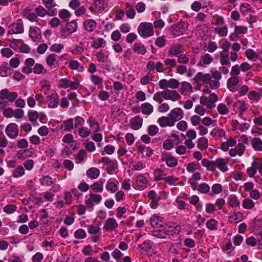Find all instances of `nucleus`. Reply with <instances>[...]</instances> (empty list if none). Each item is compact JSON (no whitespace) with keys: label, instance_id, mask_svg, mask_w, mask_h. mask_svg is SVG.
Listing matches in <instances>:
<instances>
[{"label":"nucleus","instance_id":"obj_28","mask_svg":"<svg viewBox=\"0 0 262 262\" xmlns=\"http://www.w3.org/2000/svg\"><path fill=\"white\" fill-rule=\"evenodd\" d=\"M210 135L216 140H220L226 136V133L222 128L215 127L211 131Z\"/></svg>","mask_w":262,"mask_h":262},{"label":"nucleus","instance_id":"obj_29","mask_svg":"<svg viewBox=\"0 0 262 262\" xmlns=\"http://www.w3.org/2000/svg\"><path fill=\"white\" fill-rule=\"evenodd\" d=\"M183 52V46L178 43L172 45L169 49L168 54L172 56H177Z\"/></svg>","mask_w":262,"mask_h":262},{"label":"nucleus","instance_id":"obj_26","mask_svg":"<svg viewBox=\"0 0 262 262\" xmlns=\"http://www.w3.org/2000/svg\"><path fill=\"white\" fill-rule=\"evenodd\" d=\"M164 92L165 100H170L172 101H175L178 100L180 98V96L176 91L165 90Z\"/></svg>","mask_w":262,"mask_h":262},{"label":"nucleus","instance_id":"obj_23","mask_svg":"<svg viewBox=\"0 0 262 262\" xmlns=\"http://www.w3.org/2000/svg\"><path fill=\"white\" fill-rule=\"evenodd\" d=\"M239 82V78L237 77H230L227 82L228 89L232 92H235L237 90V85Z\"/></svg>","mask_w":262,"mask_h":262},{"label":"nucleus","instance_id":"obj_34","mask_svg":"<svg viewBox=\"0 0 262 262\" xmlns=\"http://www.w3.org/2000/svg\"><path fill=\"white\" fill-rule=\"evenodd\" d=\"M23 16L30 21L33 22L36 21L37 15L32 10L29 8L25 9L23 12Z\"/></svg>","mask_w":262,"mask_h":262},{"label":"nucleus","instance_id":"obj_32","mask_svg":"<svg viewBox=\"0 0 262 262\" xmlns=\"http://www.w3.org/2000/svg\"><path fill=\"white\" fill-rule=\"evenodd\" d=\"M30 36L33 41H37L41 37L40 30L37 27H31L30 28Z\"/></svg>","mask_w":262,"mask_h":262},{"label":"nucleus","instance_id":"obj_14","mask_svg":"<svg viewBox=\"0 0 262 262\" xmlns=\"http://www.w3.org/2000/svg\"><path fill=\"white\" fill-rule=\"evenodd\" d=\"M35 12L37 16L41 17H43L46 15L53 16L57 14V9L47 10L43 7L39 6L35 8Z\"/></svg>","mask_w":262,"mask_h":262},{"label":"nucleus","instance_id":"obj_58","mask_svg":"<svg viewBox=\"0 0 262 262\" xmlns=\"http://www.w3.org/2000/svg\"><path fill=\"white\" fill-rule=\"evenodd\" d=\"M218 222L213 219H211L207 221L206 227L210 230H216L217 229V226Z\"/></svg>","mask_w":262,"mask_h":262},{"label":"nucleus","instance_id":"obj_43","mask_svg":"<svg viewBox=\"0 0 262 262\" xmlns=\"http://www.w3.org/2000/svg\"><path fill=\"white\" fill-rule=\"evenodd\" d=\"M243 220V214L241 212H235L229 217V221L231 223L237 224Z\"/></svg>","mask_w":262,"mask_h":262},{"label":"nucleus","instance_id":"obj_44","mask_svg":"<svg viewBox=\"0 0 262 262\" xmlns=\"http://www.w3.org/2000/svg\"><path fill=\"white\" fill-rule=\"evenodd\" d=\"M61 128L66 132H70L74 128L73 120L72 119H69L63 122Z\"/></svg>","mask_w":262,"mask_h":262},{"label":"nucleus","instance_id":"obj_46","mask_svg":"<svg viewBox=\"0 0 262 262\" xmlns=\"http://www.w3.org/2000/svg\"><path fill=\"white\" fill-rule=\"evenodd\" d=\"M192 90V86L188 82L183 81L181 83V88L180 92L183 94H186L191 92Z\"/></svg>","mask_w":262,"mask_h":262},{"label":"nucleus","instance_id":"obj_20","mask_svg":"<svg viewBox=\"0 0 262 262\" xmlns=\"http://www.w3.org/2000/svg\"><path fill=\"white\" fill-rule=\"evenodd\" d=\"M164 230L167 235H173L179 233L181 226L174 223L167 224L164 227Z\"/></svg>","mask_w":262,"mask_h":262},{"label":"nucleus","instance_id":"obj_12","mask_svg":"<svg viewBox=\"0 0 262 262\" xmlns=\"http://www.w3.org/2000/svg\"><path fill=\"white\" fill-rule=\"evenodd\" d=\"M5 133L9 138L16 139L18 135V125L14 123H9L5 128Z\"/></svg>","mask_w":262,"mask_h":262},{"label":"nucleus","instance_id":"obj_37","mask_svg":"<svg viewBox=\"0 0 262 262\" xmlns=\"http://www.w3.org/2000/svg\"><path fill=\"white\" fill-rule=\"evenodd\" d=\"M100 173L98 168L92 167L89 168L86 172V174L91 179H96L98 178Z\"/></svg>","mask_w":262,"mask_h":262},{"label":"nucleus","instance_id":"obj_21","mask_svg":"<svg viewBox=\"0 0 262 262\" xmlns=\"http://www.w3.org/2000/svg\"><path fill=\"white\" fill-rule=\"evenodd\" d=\"M118 227V224L114 218H108L105 222L103 229L106 231H113L115 230Z\"/></svg>","mask_w":262,"mask_h":262},{"label":"nucleus","instance_id":"obj_5","mask_svg":"<svg viewBox=\"0 0 262 262\" xmlns=\"http://www.w3.org/2000/svg\"><path fill=\"white\" fill-rule=\"evenodd\" d=\"M148 184V181L143 174H139L135 178L133 183V187L138 190H142L145 189Z\"/></svg>","mask_w":262,"mask_h":262},{"label":"nucleus","instance_id":"obj_7","mask_svg":"<svg viewBox=\"0 0 262 262\" xmlns=\"http://www.w3.org/2000/svg\"><path fill=\"white\" fill-rule=\"evenodd\" d=\"M211 79L210 82V88L213 90L219 88L220 86L219 80L222 78V75L220 71L215 69L211 70Z\"/></svg>","mask_w":262,"mask_h":262},{"label":"nucleus","instance_id":"obj_17","mask_svg":"<svg viewBox=\"0 0 262 262\" xmlns=\"http://www.w3.org/2000/svg\"><path fill=\"white\" fill-rule=\"evenodd\" d=\"M77 28V24L76 21H72L68 23L66 29H62L61 31V35L63 37H66L69 34L75 32Z\"/></svg>","mask_w":262,"mask_h":262},{"label":"nucleus","instance_id":"obj_57","mask_svg":"<svg viewBox=\"0 0 262 262\" xmlns=\"http://www.w3.org/2000/svg\"><path fill=\"white\" fill-rule=\"evenodd\" d=\"M217 110L219 114L222 115H226L229 112V109L227 106L223 103H221L217 105Z\"/></svg>","mask_w":262,"mask_h":262},{"label":"nucleus","instance_id":"obj_2","mask_svg":"<svg viewBox=\"0 0 262 262\" xmlns=\"http://www.w3.org/2000/svg\"><path fill=\"white\" fill-rule=\"evenodd\" d=\"M223 43L220 48L223 50L220 53V63L222 65L230 66V62L229 61L228 52L230 47V43L227 39H223Z\"/></svg>","mask_w":262,"mask_h":262},{"label":"nucleus","instance_id":"obj_31","mask_svg":"<svg viewBox=\"0 0 262 262\" xmlns=\"http://www.w3.org/2000/svg\"><path fill=\"white\" fill-rule=\"evenodd\" d=\"M96 26V22L93 19H88L83 22L84 30L89 32H93L95 29Z\"/></svg>","mask_w":262,"mask_h":262},{"label":"nucleus","instance_id":"obj_30","mask_svg":"<svg viewBox=\"0 0 262 262\" xmlns=\"http://www.w3.org/2000/svg\"><path fill=\"white\" fill-rule=\"evenodd\" d=\"M157 123L162 127L174 126V123L171 121L169 116L168 117L163 116L160 117L157 120Z\"/></svg>","mask_w":262,"mask_h":262},{"label":"nucleus","instance_id":"obj_18","mask_svg":"<svg viewBox=\"0 0 262 262\" xmlns=\"http://www.w3.org/2000/svg\"><path fill=\"white\" fill-rule=\"evenodd\" d=\"M169 118L174 124L175 122L181 120L183 116V112L181 108H175L172 110L168 114Z\"/></svg>","mask_w":262,"mask_h":262},{"label":"nucleus","instance_id":"obj_35","mask_svg":"<svg viewBox=\"0 0 262 262\" xmlns=\"http://www.w3.org/2000/svg\"><path fill=\"white\" fill-rule=\"evenodd\" d=\"M47 64L51 68L57 67L58 65V60L56 59V55L55 54H51L46 58Z\"/></svg>","mask_w":262,"mask_h":262},{"label":"nucleus","instance_id":"obj_9","mask_svg":"<svg viewBox=\"0 0 262 262\" xmlns=\"http://www.w3.org/2000/svg\"><path fill=\"white\" fill-rule=\"evenodd\" d=\"M211 79V76L209 73H203V72H199L193 78L194 82L197 84L202 82L203 83L208 84L210 88V82Z\"/></svg>","mask_w":262,"mask_h":262},{"label":"nucleus","instance_id":"obj_52","mask_svg":"<svg viewBox=\"0 0 262 262\" xmlns=\"http://www.w3.org/2000/svg\"><path fill=\"white\" fill-rule=\"evenodd\" d=\"M255 203L249 198H246L243 201V207L244 209L250 210L253 209Z\"/></svg>","mask_w":262,"mask_h":262},{"label":"nucleus","instance_id":"obj_15","mask_svg":"<svg viewBox=\"0 0 262 262\" xmlns=\"http://www.w3.org/2000/svg\"><path fill=\"white\" fill-rule=\"evenodd\" d=\"M59 97L57 93L53 92L51 94L48 95L45 100L48 103V107L51 108H56L58 105Z\"/></svg>","mask_w":262,"mask_h":262},{"label":"nucleus","instance_id":"obj_61","mask_svg":"<svg viewBox=\"0 0 262 262\" xmlns=\"http://www.w3.org/2000/svg\"><path fill=\"white\" fill-rule=\"evenodd\" d=\"M151 234L156 237L160 238H165L167 235L164 229L155 230L152 232Z\"/></svg>","mask_w":262,"mask_h":262},{"label":"nucleus","instance_id":"obj_64","mask_svg":"<svg viewBox=\"0 0 262 262\" xmlns=\"http://www.w3.org/2000/svg\"><path fill=\"white\" fill-rule=\"evenodd\" d=\"M33 71L34 73L40 74L42 73H46V70L44 68L43 66L41 64L36 63L33 68Z\"/></svg>","mask_w":262,"mask_h":262},{"label":"nucleus","instance_id":"obj_22","mask_svg":"<svg viewBox=\"0 0 262 262\" xmlns=\"http://www.w3.org/2000/svg\"><path fill=\"white\" fill-rule=\"evenodd\" d=\"M246 147L242 143H238L234 148H231L229 151V154L231 157H235L236 155L242 156L244 154Z\"/></svg>","mask_w":262,"mask_h":262},{"label":"nucleus","instance_id":"obj_38","mask_svg":"<svg viewBox=\"0 0 262 262\" xmlns=\"http://www.w3.org/2000/svg\"><path fill=\"white\" fill-rule=\"evenodd\" d=\"M12 73V69L8 67L7 63H3L0 66V75L2 77H7Z\"/></svg>","mask_w":262,"mask_h":262},{"label":"nucleus","instance_id":"obj_54","mask_svg":"<svg viewBox=\"0 0 262 262\" xmlns=\"http://www.w3.org/2000/svg\"><path fill=\"white\" fill-rule=\"evenodd\" d=\"M109 55L108 53H104L102 51H99L96 54L97 60L99 62H104L108 58Z\"/></svg>","mask_w":262,"mask_h":262},{"label":"nucleus","instance_id":"obj_19","mask_svg":"<svg viewBox=\"0 0 262 262\" xmlns=\"http://www.w3.org/2000/svg\"><path fill=\"white\" fill-rule=\"evenodd\" d=\"M119 188V182L117 179L115 178H110L107 181L105 185L106 190L112 193L116 192Z\"/></svg>","mask_w":262,"mask_h":262},{"label":"nucleus","instance_id":"obj_62","mask_svg":"<svg viewBox=\"0 0 262 262\" xmlns=\"http://www.w3.org/2000/svg\"><path fill=\"white\" fill-rule=\"evenodd\" d=\"M146 167V164L142 161H138L134 163L132 167V169L134 171H140Z\"/></svg>","mask_w":262,"mask_h":262},{"label":"nucleus","instance_id":"obj_51","mask_svg":"<svg viewBox=\"0 0 262 262\" xmlns=\"http://www.w3.org/2000/svg\"><path fill=\"white\" fill-rule=\"evenodd\" d=\"M106 44V41L103 38H98L96 39L92 44V47L95 49H98L104 47Z\"/></svg>","mask_w":262,"mask_h":262},{"label":"nucleus","instance_id":"obj_55","mask_svg":"<svg viewBox=\"0 0 262 262\" xmlns=\"http://www.w3.org/2000/svg\"><path fill=\"white\" fill-rule=\"evenodd\" d=\"M204 106H205L202 104L196 106L194 109V112L202 116L205 115L206 114H208L209 111H207L208 108H207V107L205 108Z\"/></svg>","mask_w":262,"mask_h":262},{"label":"nucleus","instance_id":"obj_10","mask_svg":"<svg viewBox=\"0 0 262 262\" xmlns=\"http://www.w3.org/2000/svg\"><path fill=\"white\" fill-rule=\"evenodd\" d=\"M18 97L17 93L10 92L7 89H3L0 91V99L7 100L10 102H14Z\"/></svg>","mask_w":262,"mask_h":262},{"label":"nucleus","instance_id":"obj_24","mask_svg":"<svg viewBox=\"0 0 262 262\" xmlns=\"http://www.w3.org/2000/svg\"><path fill=\"white\" fill-rule=\"evenodd\" d=\"M233 106L238 111L240 117L243 116L248 108L247 104L243 100H237L234 103Z\"/></svg>","mask_w":262,"mask_h":262},{"label":"nucleus","instance_id":"obj_63","mask_svg":"<svg viewBox=\"0 0 262 262\" xmlns=\"http://www.w3.org/2000/svg\"><path fill=\"white\" fill-rule=\"evenodd\" d=\"M79 135L81 138H86L91 134L90 130L86 127H80L78 129Z\"/></svg>","mask_w":262,"mask_h":262},{"label":"nucleus","instance_id":"obj_47","mask_svg":"<svg viewBox=\"0 0 262 262\" xmlns=\"http://www.w3.org/2000/svg\"><path fill=\"white\" fill-rule=\"evenodd\" d=\"M154 180L155 181H160L164 180L165 178L166 174L165 172L161 169H156L154 172Z\"/></svg>","mask_w":262,"mask_h":262},{"label":"nucleus","instance_id":"obj_50","mask_svg":"<svg viewBox=\"0 0 262 262\" xmlns=\"http://www.w3.org/2000/svg\"><path fill=\"white\" fill-rule=\"evenodd\" d=\"M246 57L251 60L256 61L258 58V55L252 49H249L245 52Z\"/></svg>","mask_w":262,"mask_h":262},{"label":"nucleus","instance_id":"obj_56","mask_svg":"<svg viewBox=\"0 0 262 262\" xmlns=\"http://www.w3.org/2000/svg\"><path fill=\"white\" fill-rule=\"evenodd\" d=\"M257 164L256 160H254L251 163V166L248 167L247 172L249 177H253L256 173L257 168H256L255 165Z\"/></svg>","mask_w":262,"mask_h":262},{"label":"nucleus","instance_id":"obj_39","mask_svg":"<svg viewBox=\"0 0 262 262\" xmlns=\"http://www.w3.org/2000/svg\"><path fill=\"white\" fill-rule=\"evenodd\" d=\"M251 145L255 151H262V140L258 137L251 140Z\"/></svg>","mask_w":262,"mask_h":262},{"label":"nucleus","instance_id":"obj_42","mask_svg":"<svg viewBox=\"0 0 262 262\" xmlns=\"http://www.w3.org/2000/svg\"><path fill=\"white\" fill-rule=\"evenodd\" d=\"M249 99L252 101L258 102L261 98V94L255 91H251L248 95Z\"/></svg>","mask_w":262,"mask_h":262},{"label":"nucleus","instance_id":"obj_3","mask_svg":"<svg viewBox=\"0 0 262 262\" xmlns=\"http://www.w3.org/2000/svg\"><path fill=\"white\" fill-rule=\"evenodd\" d=\"M139 34L143 38H146L154 35L152 24L150 23H141L138 28Z\"/></svg>","mask_w":262,"mask_h":262},{"label":"nucleus","instance_id":"obj_11","mask_svg":"<svg viewBox=\"0 0 262 262\" xmlns=\"http://www.w3.org/2000/svg\"><path fill=\"white\" fill-rule=\"evenodd\" d=\"M24 31V25L22 21L20 20L11 24L8 27V34H21Z\"/></svg>","mask_w":262,"mask_h":262},{"label":"nucleus","instance_id":"obj_60","mask_svg":"<svg viewBox=\"0 0 262 262\" xmlns=\"http://www.w3.org/2000/svg\"><path fill=\"white\" fill-rule=\"evenodd\" d=\"M164 91L161 92H156L153 96V100L158 103H161L163 99H165Z\"/></svg>","mask_w":262,"mask_h":262},{"label":"nucleus","instance_id":"obj_45","mask_svg":"<svg viewBox=\"0 0 262 262\" xmlns=\"http://www.w3.org/2000/svg\"><path fill=\"white\" fill-rule=\"evenodd\" d=\"M208 140L207 139L201 137L198 140L197 146L199 149L203 151L206 149L208 147Z\"/></svg>","mask_w":262,"mask_h":262},{"label":"nucleus","instance_id":"obj_33","mask_svg":"<svg viewBox=\"0 0 262 262\" xmlns=\"http://www.w3.org/2000/svg\"><path fill=\"white\" fill-rule=\"evenodd\" d=\"M151 225L154 228H160L163 226L164 221L162 217L153 215L150 220Z\"/></svg>","mask_w":262,"mask_h":262},{"label":"nucleus","instance_id":"obj_25","mask_svg":"<svg viewBox=\"0 0 262 262\" xmlns=\"http://www.w3.org/2000/svg\"><path fill=\"white\" fill-rule=\"evenodd\" d=\"M139 247L142 253H144L148 255H151L153 253L152 244L149 241L144 242Z\"/></svg>","mask_w":262,"mask_h":262},{"label":"nucleus","instance_id":"obj_8","mask_svg":"<svg viewBox=\"0 0 262 262\" xmlns=\"http://www.w3.org/2000/svg\"><path fill=\"white\" fill-rule=\"evenodd\" d=\"M101 161L105 165L106 170L110 174H112L118 167L117 161L116 160H111L108 157L102 158Z\"/></svg>","mask_w":262,"mask_h":262},{"label":"nucleus","instance_id":"obj_1","mask_svg":"<svg viewBox=\"0 0 262 262\" xmlns=\"http://www.w3.org/2000/svg\"><path fill=\"white\" fill-rule=\"evenodd\" d=\"M229 159L228 158H219L215 160L209 161L208 159H204L202 161V165L206 169L211 171H215L217 168L222 172H225L228 170V164Z\"/></svg>","mask_w":262,"mask_h":262},{"label":"nucleus","instance_id":"obj_27","mask_svg":"<svg viewBox=\"0 0 262 262\" xmlns=\"http://www.w3.org/2000/svg\"><path fill=\"white\" fill-rule=\"evenodd\" d=\"M143 119L139 116L133 118L130 120L131 128L134 130L139 129L142 125Z\"/></svg>","mask_w":262,"mask_h":262},{"label":"nucleus","instance_id":"obj_40","mask_svg":"<svg viewBox=\"0 0 262 262\" xmlns=\"http://www.w3.org/2000/svg\"><path fill=\"white\" fill-rule=\"evenodd\" d=\"M228 202L229 206L232 208H239L240 203L237 197L234 195H230L228 199Z\"/></svg>","mask_w":262,"mask_h":262},{"label":"nucleus","instance_id":"obj_4","mask_svg":"<svg viewBox=\"0 0 262 262\" xmlns=\"http://www.w3.org/2000/svg\"><path fill=\"white\" fill-rule=\"evenodd\" d=\"M80 85V81L77 79H74V81L66 78L61 79L58 82V87L59 88L75 90L78 89Z\"/></svg>","mask_w":262,"mask_h":262},{"label":"nucleus","instance_id":"obj_6","mask_svg":"<svg viewBox=\"0 0 262 262\" xmlns=\"http://www.w3.org/2000/svg\"><path fill=\"white\" fill-rule=\"evenodd\" d=\"M179 85V82L175 79L167 80L163 79L159 81V86L161 89L168 90V88L174 89Z\"/></svg>","mask_w":262,"mask_h":262},{"label":"nucleus","instance_id":"obj_53","mask_svg":"<svg viewBox=\"0 0 262 262\" xmlns=\"http://www.w3.org/2000/svg\"><path fill=\"white\" fill-rule=\"evenodd\" d=\"M86 152L84 150H80L75 156L76 162L77 163H81L86 159Z\"/></svg>","mask_w":262,"mask_h":262},{"label":"nucleus","instance_id":"obj_59","mask_svg":"<svg viewBox=\"0 0 262 262\" xmlns=\"http://www.w3.org/2000/svg\"><path fill=\"white\" fill-rule=\"evenodd\" d=\"M25 170L22 166H17L13 171L12 175L14 178H19L24 176Z\"/></svg>","mask_w":262,"mask_h":262},{"label":"nucleus","instance_id":"obj_36","mask_svg":"<svg viewBox=\"0 0 262 262\" xmlns=\"http://www.w3.org/2000/svg\"><path fill=\"white\" fill-rule=\"evenodd\" d=\"M140 110L143 114L149 115L153 112L154 107L150 103L145 102L141 104Z\"/></svg>","mask_w":262,"mask_h":262},{"label":"nucleus","instance_id":"obj_16","mask_svg":"<svg viewBox=\"0 0 262 262\" xmlns=\"http://www.w3.org/2000/svg\"><path fill=\"white\" fill-rule=\"evenodd\" d=\"M161 160L165 162L168 167H173L178 164L177 159L167 152H164L162 154Z\"/></svg>","mask_w":262,"mask_h":262},{"label":"nucleus","instance_id":"obj_41","mask_svg":"<svg viewBox=\"0 0 262 262\" xmlns=\"http://www.w3.org/2000/svg\"><path fill=\"white\" fill-rule=\"evenodd\" d=\"M184 23H180L172 26V32L173 35L178 36L184 32L183 28L184 26Z\"/></svg>","mask_w":262,"mask_h":262},{"label":"nucleus","instance_id":"obj_13","mask_svg":"<svg viewBox=\"0 0 262 262\" xmlns=\"http://www.w3.org/2000/svg\"><path fill=\"white\" fill-rule=\"evenodd\" d=\"M108 0H94L93 7L90 8L91 11L101 13L107 7Z\"/></svg>","mask_w":262,"mask_h":262},{"label":"nucleus","instance_id":"obj_49","mask_svg":"<svg viewBox=\"0 0 262 262\" xmlns=\"http://www.w3.org/2000/svg\"><path fill=\"white\" fill-rule=\"evenodd\" d=\"M133 50L135 52L141 55H144L146 52V50L144 46L141 43H136L134 44Z\"/></svg>","mask_w":262,"mask_h":262},{"label":"nucleus","instance_id":"obj_48","mask_svg":"<svg viewBox=\"0 0 262 262\" xmlns=\"http://www.w3.org/2000/svg\"><path fill=\"white\" fill-rule=\"evenodd\" d=\"M39 181L42 186L46 187L50 186L54 183V181L49 176L42 177Z\"/></svg>","mask_w":262,"mask_h":262}]
</instances>
